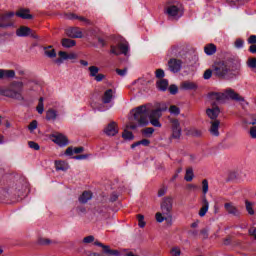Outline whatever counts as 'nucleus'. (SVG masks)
<instances>
[{
	"label": "nucleus",
	"instance_id": "nucleus-26",
	"mask_svg": "<svg viewBox=\"0 0 256 256\" xmlns=\"http://www.w3.org/2000/svg\"><path fill=\"white\" fill-rule=\"evenodd\" d=\"M15 77L14 70L0 69V79H13Z\"/></svg>",
	"mask_w": 256,
	"mask_h": 256
},
{
	"label": "nucleus",
	"instance_id": "nucleus-59",
	"mask_svg": "<svg viewBox=\"0 0 256 256\" xmlns=\"http://www.w3.org/2000/svg\"><path fill=\"white\" fill-rule=\"evenodd\" d=\"M248 43L250 45H256V35H251L249 38H248Z\"/></svg>",
	"mask_w": 256,
	"mask_h": 256
},
{
	"label": "nucleus",
	"instance_id": "nucleus-7",
	"mask_svg": "<svg viewBox=\"0 0 256 256\" xmlns=\"http://www.w3.org/2000/svg\"><path fill=\"white\" fill-rule=\"evenodd\" d=\"M166 109L167 106L163 104L162 106H158L156 109L150 110L148 112V119L153 127H161V122L159 120L163 116V111Z\"/></svg>",
	"mask_w": 256,
	"mask_h": 256
},
{
	"label": "nucleus",
	"instance_id": "nucleus-58",
	"mask_svg": "<svg viewBox=\"0 0 256 256\" xmlns=\"http://www.w3.org/2000/svg\"><path fill=\"white\" fill-rule=\"evenodd\" d=\"M116 73L118 75H120V77H124V75H126L127 73V68H124V69H116Z\"/></svg>",
	"mask_w": 256,
	"mask_h": 256
},
{
	"label": "nucleus",
	"instance_id": "nucleus-31",
	"mask_svg": "<svg viewBox=\"0 0 256 256\" xmlns=\"http://www.w3.org/2000/svg\"><path fill=\"white\" fill-rule=\"evenodd\" d=\"M156 85L160 91H167L169 87V81H167V79H160L157 81Z\"/></svg>",
	"mask_w": 256,
	"mask_h": 256
},
{
	"label": "nucleus",
	"instance_id": "nucleus-34",
	"mask_svg": "<svg viewBox=\"0 0 256 256\" xmlns=\"http://www.w3.org/2000/svg\"><path fill=\"white\" fill-rule=\"evenodd\" d=\"M44 51L45 55L47 57H50V59L57 57V52L55 51V49H53V46L45 47Z\"/></svg>",
	"mask_w": 256,
	"mask_h": 256
},
{
	"label": "nucleus",
	"instance_id": "nucleus-12",
	"mask_svg": "<svg viewBox=\"0 0 256 256\" xmlns=\"http://www.w3.org/2000/svg\"><path fill=\"white\" fill-rule=\"evenodd\" d=\"M172 127V139H181V123L177 119L170 120Z\"/></svg>",
	"mask_w": 256,
	"mask_h": 256
},
{
	"label": "nucleus",
	"instance_id": "nucleus-20",
	"mask_svg": "<svg viewBox=\"0 0 256 256\" xmlns=\"http://www.w3.org/2000/svg\"><path fill=\"white\" fill-rule=\"evenodd\" d=\"M198 87L197 83L192 81H184L180 84V88L184 91H197Z\"/></svg>",
	"mask_w": 256,
	"mask_h": 256
},
{
	"label": "nucleus",
	"instance_id": "nucleus-43",
	"mask_svg": "<svg viewBox=\"0 0 256 256\" xmlns=\"http://www.w3.org/2000/svg\"><path fill=\"white\" fill-rule=\"evenodd\" d=\"M36 109H37V111H38V113H39L40 115H43V111H44L43 97H41V98L39 99V103H38Z\"/></svg>",
	"mask_w": 256,
	"mask_h": 256
},
{
	"label": "nucleus",
	"instance_id": "nucleus-11",
	"mask_svg": "<svg viewBox=\"0 0 256 256\" xmlns=\"http://www.w3.org/2000/svg\"><path fill=\"white\" fill-rule=\"evenodd\" d=\"M224 209L226 213L232 217H241V211L237 206H235V203L233 202H226L224 204Z\"/></svg>",
	"mask_w": 256,
	"mask_h": 256
},
{
	"label": "nucleus",
	"instance_id": "nucleus-39",
	"mask_svg": "<svg viewBox=\"0 0 256 256\" xmlns=\"http://www.w3.org/2000/svg\"><path fill=\"white\" fill-rule=\"evenodd\" d=\"M88 71H90V77H96L99 74V67L97 66H90L88 68Z\"/></svg>",
	"mask_w": 256,
	"mask_h": 256
},
{
	"label": "nucleus",
	"instance_id": "nucleus-49",
	"mask_svg": "<svg viewBox=\"0 0 256 256\" xmlns=\"http://www.w3.org/2000/svg\"><path fill=\"white\" fill-rule=\"evenodd\" d=\"M28 145L30 149H34V151H39L40 149L39 144L37 142L30 141L28 142Z\"/></svg>",
	"mask_w": 256,
	"mask_h": 256
},
{
	"label": "nucleus",
	"instance_id": "nucleus-1",
	"mask_svg": "<svg viewBox=\"0 0 256 256\" xmlns=\"http://www.w3.org/2000/svg\"><path fill=\"white\" fill-rule=\"evenodd\" d=\"M212 70L218 79H235L241 75V64L234 60H219L213 63Z\"/></svg>",
	"mask_w": 256,
	"mask_h": 256
},
{
	"label": "nucleus",
	"instance_id": "nucleus-10",
	"mask_svg": "<svg viewBox=\"0 0 256 256\" xmlns=\"http://www.w3.org/2000/svg\"><path fill=\"white\" fill-rule=\"evenodd\" d=\"M15 17V12H6L0 14V29H7V27H13V22H10L9 19Z\"/></svg>",
	"mask_w": 256,
	"mask_h": 256
},
{
	"label": "nucleus",
	"instance_id": "nucleus-4",
	"mask_svg": "<svg viewBox=\"0 0 256 256\" xmlns=\"http://www.w3.org/2000/svg\"><path fill=\"white\" fill-rule=\"evenodd\" d=\"M210 99L217 103H225L226 99H232V101H237L238 103H244L245 101V97L231 89L226 90L224 93L213 92L210 94Z\"/></svg>",
	"mask_w": 256,
	"mask_h": 256
},
{
	"label": "nucleus",
	"instance_id": "nucleus-37",
	"mask_svg": "<svg viewBox=\"0 0 256 256\" xmlns=\"http://www.w3.org/2000/svg\"><path fill=\"white\" fill-rule=\"evenodd\" d=\"M202 193L203 197H206L207 193H209V181L207 179L202 180Z\"/></svg>",
	"mask_w": 256,
	"mask_h": 256
},
{
	"label": "nucleus",
	"instance_id": "nucleus-41",
	"mask_svg": "<svg viewBox=\"0 0 256 256\" xmlns=\"http://www.w3.org/2000/svg\"><path fill=\"white\" fill-rule=\"evenodd\" d=\"M170 255L172 256H181V248L174 246L170 250Z\"/></svg>",
	"mask_w": 256,
	"mask_h": 256
},
{
	"label": "nucleus",
	"instance_id": "nucleus-53",
	"mask_svg": "<svg viewBox=\"0 0 256 256\" xmlns=\"http://www.w3.org/2000/svg\"><path fill=\"white\" fill-rule=\"evenodd\" d=\"M29 131H35L37 129V120H33L29 125H28Z\"/></svg>",
	"mask_w": 256,
	"mask_h": 256
},
{
	"label": "nucleus",
	"instance_id": "nucleus-42",
	"mask_svg": "<svg viewBox=\"0 0 256 256\" xmlns=\"http://www.w3.org/2000/svg\"><path fill=\"white\" fill-rule=\"evenodd\" d=\"M143 135H146L147 137H151L153 133H155V129L153 127H148L142 130Z\"/></svg>",
	"mask_w": 256,
	"mask_h": 256
},
{
	"label": "nucleus",
	"instance_id": "nucleus-33",
	"mask_svg": "<svg viewBox=\"0 0 256 256\" xmlns=\"http://www.w3.org/2000/svg\"><path fill=\"white\" fill-rule=\"evenodd\" d=\"M245 207H246V211H247L248 215H255V209H253L255 207V202L246 200Z\"/></svg>",
	"mask_w": 256,
	"mask_h": 256
},
{
	"label": "nucleus",
	"instance_id": "nucleus-35",
	"mask_svg": "<svg viewBox=\"0 0 256 256\" xmlns=\"http://www.w3.org/2000/svg\"><path fill=\"white\" fill-rule=\"evenodd\" d=\"M195 177V174L193 173V168H187L186 169V174L184 176L185 181L190 183V181H193V178Z\"/></svg>",
	"mask_w": 256,
	"mask_h": 256
},
{
	"label": "nucleus",
	"instance_id": "nucleus-63",
	"mask_svg": "<svg viewBox=\"0 0 256 256\" xmlns=\"http://www.w3.org/2000/svg\"><path fill=\"white\" fill-rule=\"evenodd\" d=\"M223 244L224 245H231V236H227L226 238H224Z\"/></svg>",
	"mask_w": 256,
	"mask_h": 256
},
{
	"label": "nucleus",
	"instance_id": "nucleus-44",
	"mask_svg": "<svg viewBox=\"0 0 256 256\" xmlns=\"http://www.w3.org/2000/svg\"><path fill=\"white\" fill-rule=\"evenodd\" d=\"M200 237L202 239H209V228H203L200 230Z\"/></svg>",
	"mask_w": 256,
	"mask_h": 256
},
{
	"label": "nucleus",
	"instance_id": "nucleus-28",
	"mask_svg": "<svg viewBox=\"0 0 256 256\" xmlns=\"http://www.w3.org/2000/svg\"><path fill=\"white\" fill-rule=\"evenodd\" d=\"M62 47H65L66 49H71V47H75L77 45V42L73 39L64 38L61 41Z\"/></svg>",
	"mask_w": 256,
	"mask_h": 256
},
{
	"label": "nucleus",
	"instance_id": "nucleus-23",
	"mask_svg": "<svg viewBox=\"0 0 256 256\" xmlns=\"http://www.w3.org/2000/svg\"><path fill=\"white\" fill-rule=\"evenodd\" d=\"M31 10L28 8H20L16 13V17H20L21 19H33V15L30 14Z\"/></svg>",
	"mask_w": 256,
	"mask_h": 256
},
{
	"label": "nucleus",
	"instance_id": "nucleus-57",
	"mask_svg": "<svg viewBox=\"0 0 256 256\" xmlns=\"http://www.w3.org/2000/svg\"><path fill=\"white\" fill-rule=\"evenodd\" d=\"M59 57L62 59V60H67L68 57H69V53L65 52V51H60L58 53Z\"/></svg>",
	"mask_w": 256,
	"mask_h": 256
},
{
	"label": "nucleus",
	"instance_id": "nucleus-52",
	"mask_svg": "<svg viewBox=\"0 0 256 256\" xmlns=\"http://www.w3.org/2000/svg\"><path fill=\"white\" fill-rule=\"evenodd\" d=\"M249 135L251 139H256V126L250 127Z\"/></svg>",
	"mask_w": 256,
	"mask_h": 256
},
{
	"label": "nucleus",
	"instance_id": "nucleus-55",
	"mask_svg": "<svg viewBox=\"0 0 256 256\" xmlns=\"http://www.w3.org/2000/svg\"><path fill=\"white\" fill-rule=\"evenodd\" d=\"M243 43H244L243 39L238 38V39H236L234 45H235V47H237V49H241V47H243Z\"/></svg>",
	"mask_w": 256,
	"mask_h": 256
},
{
	"label": "nucleus",
	"instance_id": "nucleus-50",
	"mask_svg": "<svg viewBox=\"0 0 256 256\" xmlns=\"http://www.w3.org/2000/svg\"><path fill=\"white\" fill-rule=\"evenodd\" d=\"M38 243L39 245H50L51 240L47 238H39Z\"/></svg>",
	"mask_w": 256,
	"mask_h": 256
},
{
	"label": "nucleus",
	"instance_id": "nucleus-32",
	"mask_svg": "<svg viewBox=\"0 0 256 256\" xmlns=\"http://www.w3.org/2000/svg\"><path fill=\"white\" fill-rule=\"evenodd\" d=\"M57 115V110L50 108L48 111H46V120L55 121V119H57Z\"/></svg>",
	"mask_w": 256,
	"mask_h": 256
},
{
	"label": "nucleus",
	"instance_id": "nucleus-30",
	"mask_svg": "<svg viewBox=\"0 0 256 256\" xmlns=\"http://www.w3.org/2000/svg\"><path fill=\"white\" fill-rule=\"evenodd\" d=\"M56 171H67L69 169V164L65 161L55 162Z\"/></svg>",
	"mask_w": 256,
	"mask_h": 256
},
{
	"label": "nucleus",
	"instance_id": "nucleus-48",
	"mask_svg": "<svg viewBox=\"0 0 256 256\" xmlns=\"http://www.w3.org/2000/svg\"><path fill=\"white\" fill-rule=\"evenodd\" d=\"M155 75L157 79H163V77H165V71H163V69H157Z\"/></svg>",
	"mask_w": 256,
	"mask_h": 256
},
{
	"label": "nucleus",
	"instance_id": "nucleus-51",
	"mask_svg": "<svg viewBox=\"0 0 256 256\" xmlns=\"http://www.w3.org/2000/svg\"><path fill=\"white\" fill-rule=\"evenodd\" d=\"M93 241H95V236H93V235L86 236L83 239V243H86V244L93 243Z\"/></svg>",
	"mask_w": 256,
	"mask_h": 256
},
{
	"label": "nucleus",
	"instance_id": "nucleus-19",
	"mask_svg": "<svg viewBox=\"0 0 256 256\" xmlns=\"http://www.w3.org/2000/svg\"><path fill=\"white\" fill-rule=\"evenodd\" d=\"M65 17H66V19H69L70 21L77 19L78 21H81L82 23H86V25H91V20L87 19L84 16H79L75 13L65 14Z\"/></svg>",
	"mask_w": 256,
	"mask_h": 256
},
{
	"label": "nucleus",
	"instance_id": "nucleus-8",
	"mask_svg": "<svg viewBox=\"0 0 256 256\" xmlns=\"http://www.w3.org/2000/svg\"><path fill=\"white\" fill-rule=\"evenodd\" d=\"M110 53L112 55H129V44L128 43H119L117 46H110Z\"/></svg>",
	"mask_w": 256,
	"mask_h": 256
},
{
	"label": "nucleus",
	"instance_id": "nucleus-60",
	"mask_svg": "<svg viewBox=\"0 0 256 256\" xmlns=\"http://www.w3.org/2000/svg\"><path fill=\"white\" fill-rule=\"evenodd\" d=\"M0 95H3L4 97L11 96V94H9V92H7V88H3L1 86H0Z\"/></svg>",
	"mask_w": 256,
	"mask_h": 256
},
{
	"label": "nucleus",
	"instance_id": "nucleus-21",
	"mask_svg": "<svg viewBox=\"0 0 256 256\" xmlns=\"http://www.w3.org/2000/svg\"><path fill=\"white\" fill-rule=\"evenodd\" d=\"M207 211H209V200H207V196H203L202 207L198 212L199 217H205V215H207Z\"/></svg>",
	"mask_w": 256,
	"mask_h": 256
},
{
	"label": "nucleus",
	"instance_id": "nucleus-29",
	"mask_svg": "<svg viewBox=\"0 0 256 256\" xmlns=\"http://www.w3.org/2000/svg\"><path fill=\"white\" fill-rule=\"evenodd\" d=\"M204 52L206 53V55H215V53H217V46H215V44H207L204 47Z\"/></svg>",
	"mask_w": 256,
	"mask_h": 256
},
{
	"label": "nucleus",
	"instance_id": "nucleus-56",
	"mask_svg": "<svg viewBox=\"0 0 256 256\" xmlns=\"http://www.w3.org/2000/svg\"><path fill=\"white\" fill-rule=\"evenodd\" d=\"M139 145H144V147H149L151 145V141L149 139H142L138 141Z\"/></svg>",
	"mask_w": 256,
	"mask_h": 256
},
{
	"label": "nucleus",
	"instance_id": "nucleus-46",
	"mask_svg": "<svg viewBox=\"0 0 256 256\" xmlns=\"http://www.w3.org/2000/svg\"><path fill=\"white\" fill-rule=\"evenodd\" d=\"M188 234L190 235V237H193V239H197L199 237V230H197V229H190L188 231Z\"/></svg>",
	"mask_w": 256,
	"mask_h": 256
},
{
	"label": "nucleus",
	"instance_id": "nucleus-3",
	"mask_svg": "<svg viewBox=\"0 0 256 256\" xmlns=\"http://www.w3.org/2000/svg\"><path fill=\"white\" fill-rule=\"evenodd\" d=\"M161 211L156 213V221L158 223H163L167 221L169 225H172L173 215L171 211H173V198L165 197L161 203Z\"/></svg>",
	"mask_w": 256,
	"mask_h": 256
},
{
	"label": "nucleus",
	"instance_id": "nucleus-5",
	"mask_svg": "<svg viewBox=\"0 0 256 256\" xmlns=\"http://www.w3.org/2000/svg\"><path fill=\"white\" fill-rule=\"evenodd\" d=\"M164 13L167 15L168 19H174V21H178L183 17V6L179 2H167Z\"/></svg>",
	"mask_w": 256,
	"mask_h": 256
},
{
	"label": "nucleus",
	"instance_id": "nucleus-6",
	"mask_svg": "<svg viewBox=\"0 0 256 256\" xmlns=\"http://www.w3.org/2000/svg\"><path fill=\"white\" fill-rule=\"evenodd\" d=\"M6 91L9 93V95H12L6 97H10V99H17L18 101H23V82L13 81L9 85V88H6Z\"/></svg>",
	"mask_w": 256,
	"mask_h": 256
},
{
	"label": "nucleus",
	"instance_id": "nucleus-54",
	"mask_svg": "<svg viewBox=\"0 0 256 256\" xmlns=\"http://www.w3.org/2000/svg\"><path fill=\"white\" fill-rule=\"evenodd\" d=\"M213 75V69H207L204 74H203V77L204 79H209L210 77H212Z\"/></svg>",
	"mask_w": 256,
	"mask_h": 256
},
{
	"label": "nucleus",
	"instance_id": "nucleus-18",
	"mask_svg": "<svg viewBox=\"0 0 256 256\" xmlns=\"http://www.w3.org/2000/svg\"><path fill=\"white\" fill-rule=\"evenodd\" d=\"M52 141L60 147H65L69 143V139L63 134L54 135Z\"/></svg>",
	"mask_w": 256,
	"mask_h": 256
},
{
	"label": "nucleus",
	"instance_id": "nucleus-15",
	"mask_svg": "<svg viewBox=\"0 0 256 256\" xmlns=\"http://www.w3.org/2000/svg\"><path fill=\"white\" fill-rule=\"evenodd\" d=\"M181 65H183V62L179 59L171 58L168 61V67L172 73H179L181 71Z\"/></svg>",
	"mask_w": 256,
	"mask_h": 256
},
{
	"label": "nucleus",
	"instance_id": "nucleus-40",
	"mask_svg": "<svg viewBox=\"0 0 256 256\" xmlns=\"http://www.w3.org/2000/svg\"><path fill=\"white\" fill-rule=\"evenodd\" d=\"M122 137L125 140L131 141L133 140V132L129 130H124V132L122 133Z\"/></svg>",
	"mask_w": 256,
	"mask_h": 256
},
{
	"label": "nucleus",
	"instance_id": "nucleus-36",
	"mask_svg": "<svg viewBox=\"0 0 256 256\" xmlns=\"http://www.w3.org/2000/svg\"><path fill=\"white\" fill-rule=\"evenodd\" d=\"M247 66L253 71V73H256V57H250L247 60Z\"/></svg>",
	"mask_w": 256,
	"mask_h": 256
},
{
	"label": "nucleus",
	"instance_id": "nucleus-17",
	"mask_svg": "<svg viewBox=\"0 0 256 256\" xmlns=\"http://www.w3.org/2000/svg\"><path fill=\"white\" fill-rule=\"evenodd\" d=\"M104 133H106L109 137H115L119 133V129L117 128L116 122H111L108 126L104 129Z\"/></svg>",
	"mask_w": 256,
	"mask_h": 256
},
{
	"label": "nucleus",
	"instance_id": "nucleus-2",
	"mask_svg": "<svg viewBox=\"0 0 256 256\" xmlns=\"http://www.w3.org/2000/svg\"><path fill=\"white\" fill-rule=\"evenodd\" d=\"M149 111L151 104H145L132 109V118L127 124V129H137V126L149 125Z\"/></svg>",
	"mask_w": 256,
	"mask_h": 256
},
{
	"label": "nucleus",
	"instance_id": "nucleus-61",
	"mask_svg": "<svg viewBox=\"0 0 256 256\" xmlns=\"http://www.w3.org/2000/svg\"><path fill=\"white\" fill-rule=\"evenodd\" d=\"M248 233L251 237H254V239L256 240V227L250 228Z\"/></svg>",
	"mask_w": 256,
	"mask_h": 256
},
{
	"label": "nucleus",
	"instance_id": "nucleus-22",
	"mask_svg": "<svg viewBox=\"0 0 256 256\" xmlns=\"http://www.w3.org/2000/svg\"><path fill=\"white\" fill-rule=\"evenodd\" d=\"M210 133L211 135H213L214 137H219V125H221V121L219 120H212L210 122Z\"/></svg>",
	"mask_w": 256,
	"mask_h": 256
},
{
	"label": "nucleus",
	"instance_id": "nucleus-38",
	"mask_svg": "<svg viewBox=\"0 0 256 256\" xmlns=\"http://www.w3.org/2000/svg\"><path fill=\"white\" fill-rule=\"evenodd\" d=\"M137 220H138V226L141 227V229H143V227L147 225V223L145 222V216L143 214H138Z\"/></svg>",
	"mask_w": 256,
	"mask_h": 256
},
{
	"label": "nucleus",
	"instance_id": "nucleus-14",
	"mask_svg": "<svg viewBox=\"0 0 256 256\" xmlns=\"http://www.w3.org/2000/svg\"><path fill=\"white\" fill-rule=\"evenodd\" d=\"M94 245H96L97 247H101V249H103V253H105V255H110V256L121 255V252H119V250H113V249H111V246L105 245L99 241H95Z\"/></svg>",
	"mask_w": 256,
	"mask_h": 256
},
{
	"label": "nucleus",
	"instance_id": "nucleus-47",
	"mask_svg": "<svg viewBox=\"0 0 256 256\" xmlns=\"http://www.w3.org/2000/svg\"><path fill=\"white\" fill-rule=\"evenodd\" d=\"M168 89L171 95H177V92L179 91V88L175 84L170 85Z\"/></svg>",
	"mask_w": 256,
	"mask_h": 256
},
{
	"label": "nucleus",
	"instance_id": "nucleus-62",
	"mask_svg": "<svg viewBox=\"0 0 256 256\" xmlns=\"http://www.w3.org/2000/svg\"><path fill=\"white\" fill-rule=\"evenodd\" d=\"M95 81H103V79H105V75L104 74H96V76H94Z\"/></svg>",
	"mask_w": 256,
	"mask_h": 256
},
{
	"label": "nucleus",
	"instance_id": "nucleus-24",
	"mask_svg": "<svg viewBox=\"0 0 256 256\" xmlns=\"http://www.w3.org/2000/svg\"><path fill=\"white\" fill-rule=\"evenodd\" d=\"M93 199V193L91 191H84L78 198L79 203L85 205L88 201Z\"/></svg>",
	"mask_w": 256,
	"mask_h": 256
},
{
	"label": "nucleus",
	"instance_id": "nucleus-9",
	"mask_svg": "<svg viewBox=\"0 0 256 256\" xmlns=\"http://www.w3.org/2000/svg\"><path fill=\"white\" fill-rule=\"evenodd\" d=\"M247 173L243 169H234L228 172V181H243Z\"/></svg>",
	"mask_w": 256,
	"mask_h": 256
},
{
	"label": "nucleus",
	"instance_id": "nucleus-64",
	"mask_svg": "<svg viewBox=\"0 0 256 256\" xmlns=\"http://www.w3.org/2000/svg\"><path fill=\"white\" fill-rule=\"evenodd\" d=\"M249 51H250V53H253L254 55H256V44H252L249 47Z\"/></svg>",
	"mask_w": 256,
	"mask_h": 256
},
{
	"label": "nucleus",
	"instance_id": "nucleus-45",
	"mask_svg": "<svg viewBox=\"0 0 256 256\" xmlns=\"http://www.w3.org/2000/svg\"><path fill=\"white\" fill-rule=\"evenodd\" d=\"M169 111L173 115H179V113H181V110L179 109V107H177L175 105L170 106Z\"/></svg>",
	"mask_w": 256,
	"mask_h": 256
},
{
	"label": "nucleus",
	"instance_id": "nucleus-25",
	"mask_svg": "<svg viewBox=\"0 0 256 256\" xmlns=\"http://www.w3.org/2000/svg\"><path fill=\"white\" fill-rule=\"evenodd\" d=\"M17 37H29L31 35V28L27 26H21L16 30Z\"/></svg>",
	"mask_w": 256,
	"mask_h": 256
},
{
	"label": "nucleus",
	"instance_id": "nucleus-27",
	"mask_svg": "<svg viewBox=\"0 0 256 256\" xmlns=\"http://www.w3.org/2000/svg\"><path fill=\"white\" fill-rule=\"evenodd\" d=\"M115 92H113V89H108L104 92V95L102 97V102L104 104L111 103V100L113 99V95Z\"/></svg>",
	"mask_w": 256,
	"mask_h": 256
},
{
	"label": "nucleus",
	"instance_id": "nucleus-16",
	"mask_svg": "<svg viewBox=\"0 0 256 256\" xmlns=\"http://www.w3.org/2000/svg\"><path fill=\"white\" fill-rule=\"evenodd\" d=\"M219 113H221V110L217 107V105H215V103L212 104V108L206 109V114L210 119H212V121L217 120Z\"/></svg>",
	"mask_w": 256,
	"mask_h": 256
},
{
	"label": "nucleus",
	"instance_id": "nucleus-13",
	"mask_svg": "<svg viewBox=\"0 0 256 256\" xmlns=\"http://www.w3.org/2000/svg\"><path fill=\"white\" fill-rule=\"evenodd\" d=\"M65 34L70 39H83V30L79 27H70L65 30Z\"/></svg>",
	"mask_w": 256,
	"mask_h": 256
}]
</instances>
